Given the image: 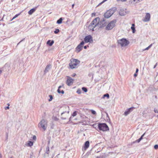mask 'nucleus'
Wrapping results in <instances>:
<instances>
[{"mask_svg": "<svg viewBox=\"0 0 158 158\" xmlns=\"http://www.w3.org/2000/svg\"><path fill=\"white\" fill-rule=\"evenodd\" d=\"M141 140L139 138L137 140H136L135 141L133 142V143H135V142L139 143L140 142Z\"/></svg>", "mask_w": 158, "mask_h": 158, "instance_id": "nucleus-29", "label": "nucleus"}, {"mask_svg": "<svg viewBox=\"0 0 158 158\" xmlns=\"http://www.w3.org/2000/svg\"><path fill=\"white\" fill-rule=\"evenodd\" d=\"M74 81V79H72L70 77L68 76L66 82V84L68 86H70L73 84Z\"/></svg>", "mask_w": 158, "mask_h": 158, "instance_id": "nucleus-9", "label": "nucleus"}, {"mask_svg": "<svg viewBox=\"0 0 158 158\" xmlns=\"http://www.w3.org/2000/svg\"><path fill=\"white\" fill-rule=\"evenodd\" d=\"M151 16L149 13H146L143 21L144 22H148L149 21L150 19Z\"/></svg>", "mask_w": 158, "mask_h": 158, "instance_id": "nucleus-11", "label": "nucleus"}, {"mask_svg": "<svg viewBox=\"0 0 158 158\" xmlns=\"http://www.w3.org/2000/svg\"><path fill=\"white\" fill-rule=\"evenodd\" d=\"M54 43V41L53 40L51 41L50 40H48L47 43V44L49 45L50 46H51Z\"/></svg>", "mask_w": 158, "mask_h": 158, "instance_id": "nucleus-16", "label": "nucleus"}, {"mask_svg": "<svg viewBox=\"0 0 158 158\" xmlns=\"http://www.w3.org/2000/svg\"><path fill=\"white\" fill-rule=\"evenodd\" d=\"M62 19L61 18L57 21V23L58 24H60L62 23Z\"/></svg>", "mask_w": 158, "mask_h": 158, "instance_id": "nucleus-20", "label": "nucleus"}, {"mask_svg": "<svg viewBox=\"0 0 158 158\" xmlns=\"http://www.w3.org/2000/svg\"><path fill=\"white\" fill-rule=\"evenodd\" d=\"M33 143L31 141H28V142L26 144V145L28 147H31L33 145Z\"/></svg>", "mask_w": 158, "mask_h": 158, "instance_id": "nucleus-14", "label": "nucleus"}, {"mask_svg": "<svg viewBox=\"0 0 158 158\" xmlns=\"http://www.w3.org/2000/svg\"><path fill=\"white\" fill-rule=\"evenodd\" d=\"M21 14V13H19L18 14H16V15H15L13 18L12 19H11V21H12V20H13L14 19H15V18H16V17H17L18 16H19Z\"/></svg>", "mask_w": 158, "mask_h": 158, "instance_id": "nucleus-21", "label": "nucleus"}, {"mask_svg": "<svg viewBox=\"0 0 158 158\" xmlns=\"http://www.w3.org/2000/svg\"><path fill=\"white\" fill-rule=\"evenodd\" d=\"M113 12L112 10H107L104 14L105 18H108L110 17L113 14Z\"/></svg>", "mask_w": 158, "mask_h": 158, "instance_id": "nucleus-10", "label": "nucleus"}, {"mask_svg": "<svg viewBox=\"0 0 158 158\" xmlns=\"http://www.w3.org/2000/svg\"><path fill=\"white\" fill-rule=\"evenodd\" d=\"M61 87V86H60L59 87V88L57 90V91L58 93L59 94L61 93L62 94H63L64 93V91L63 90H62L61 91H60V88Z\"/></svg>", "mask_w": 158, "mask_h": 158, "instance_id": "nucleus-19", "label": "nucleus"}, {"mask_svg": "<svg viewBox=\"0 0 158 158\" xmlns=\"http://www.w3.org/2000/svg\"><path fill=\"white\" fill-rule=\"evenodd\" d=\"M74 6V4H73L72 5V8H73Z\"/></svg>", "mask_w": 158, "mask_h": 158, "instance_id": "nucleus-47", "label": "nucleus"}, {"mask_svg": "<svg viewBox=\"0 0 158 158\" xmlns=\"http://www.w3.org/2000/svg\"><path fill=\"white\" fill-rule=\"evenodd\" d=\"M155 98H157V97H156V96H155Z\"/></svg>", "mask_w": 158, "mask_h": 158, "instance_id": "nucleus-53", "label": "nucleus"}, {"mask_svg": "<svg viewBox=\"0 0 158 158\" xmlns=\"http://www.w3.org/2000/svg\"><path fill=\"white\" fill-rule=\"evenodd\" d=\"M76 75V73H73V74L71 76L72 77H75V76Z\"/></svg>", "mask_w": 158, "mask_h": 158, "instance_id": "nucleus-39", "label": "nucleus"}, {"mask_svg": "<svg viewBox=\"0 0 158 158\" xmlns=\"http://www.w3.org/2000/svg\"><path fill=\"white\" fill-rule=\"evenodd\" d=\"M144 134H143L139 138L141 140L143 139V137L144 136Z\"/></svg>", "mask_w": 158, "mask_h": 158, "instance_id": "nucleus-36", "label": "nucleus"}, {"mask_svg": "<svg viewBox=\"0 0 158 158\" xmlns=\"http://www.w3.org/2000/svg\"><path fill=\"white\" fill-rule=\"evenodd\" d=\"M117 1H121L122 2H126L127 0H117Z\"/></svg>", "mask_w": 158, "mask_h": 158, "instance_id": "nucleus-37", "label": "nucleus"}, {"mask_svg": "<svg viewBox=\"0 0 158 158\" xmlns=\"http://www.w3.org/2000/svg\"><path fill=\"white\" fill-rule=\"evenodd\" d=\"M95 27H93V26H91V27H89H89H88V28L90 30H92V31H94V29Z\"/></svg>", "mask_w": 158, "mask_h": 158, "instance_id": "nucleus-26", "label": "nucleus"}, {"mask_svg": "<svg viewBox=\"0 0 158 158\" xmlns=\"http://www.w3.org/2000/svg\"><path fill=\"white\" fill-rule=\"evenodd\" d=\"M2 72V70L0 69V74H1Z\"/></svg>", "mask_w": 158, "mask_h": 158, "instance_id": "nucleus-48", "label": "nucleus"}, {"mask_svg": "<svg viewBox=\"0 0 158 158\" xmlns=\"http://www.w3.org/2000/svg\"><path fill=\"white\" fill-rule=\"evenodd\" d=\"M150 48H148V46L146 48H145L143 50V51H144V50H148Z\"/></svg>", "mask_w": 158, "mask_h": 158, "instance_id": "nucleus-40", "label": "nucleus"}, {"mask_svg": "<svg viewBox=\"0 0 158 158\" xmlns=\"http://www.w3.org/2000/svg\"><path fill=\"white\" fill-rule=\"evenodd\" d=\"M82 90L85 92H86L87 91V89L86 88L83 87L82 88Z\"/></svg>", "mask_w": 158, "mask_h": 158, "instance_id": "nucleus-23", "label": "nucleus"}, {"mask_svg": "<svg viewBox=\"0 0 158 158\" xmlns=\"http://www.w3.org/2000/svg\"><path fill=\"white\" fill-rule=\"evenodd\" d=\"M157 65V63H156V64L154 65L153 68H155L156 67V66Z\"/></svg>", "mask_w": 158, "mask_h": 158, "instance_id": "nucleus-43", "label": "nucleus"}, {"mask_svg": "<svg viewBox=\"0 0 158 158\" xmlns=\"http://www.w3.org/2000/svg\"><path fill=\"white\" fill-rule=\"evenodd\" d=\"M77 114V111H74L73 113V114H72V116H73V117H74Z\"/></svg>", "mask_w": 158, "mask_h": 158, "instance_id": "nucleus-28", "label": "nucleus"}, {"mask_svg": "<svg viewBox=\"0 0 158 158\" xmlns=\"http://www.w3.org/2000/svg\"><path fill=\"white\" fill-rule=\"evenodd\" d=\"M120 14L121 15V12H120Z\"/></svg>", "mask_w": 158, "mask_h": 158, "instance_id": "nucleus-54", "label": "nucleus"}, {"mask_svg": "<svg viewBox=\"0 0 158 158\" xmlns=\"http://www.w3.org/2000/svg\"><path fill=\"white\" fill-rule=\"evenodd\" d=\"M136 73H135L134 74V76L135 77H136L137 76V74Z\"/></svg>", "mask_w": 158, "mask_h": 158, "instance_id": "nucleus-44", "label": "nucleus"}, {"mask_svg": "<svg viewBox=\"0 0 158 158\" xmlns=\"http://www.w3.org/2000/svg\"><path fill=\"white\" fill-rule=\"evenodd\" d=\"M84 40L85 43H91L93 41L92 37L90 35L86 36L84 39Z\"/></svg>", "mask_w": 158, "mask_h": 158, "instance_id": "nucleus-8", "label": "nucleus"}, {"mask_svg": "<svg viewBox=\"0 0 158 158\" xmlns=\"http://www.w3.org/2000/svg\"><path fill=\"white\" fill-rule=\"evenodd\" d=\"M154 148L155 149H157L158 148V145L156 144L155 145Z\"/></svg>", "mask_w": 158, "mask_h": 158, "instance_id": "nucleus-31", "label": "nucleus"}, {"mask_svg": "<svg viewBox=\"0 0 158 158\" xmlns=\"http://www.w3.org/2000/svg\"><path fill=\"white\" fill-rule=\"evenodd\" d=\"M118 42L121 47L127 46L129 43V41L123 38L118 40Z\"/></svg>", "mask_w": 158, "mask_h": 158, "instance_id": "nucleus-3", "label": "nucleus"}, {"mask_svg": "<svg viewBox=\"0 0 158 158\" xmlns=\"http://www.w3.org/2000/svg\"><path fill=\"white\" fill-rule=\"evenodd\" d=\"M60 31L58 29H56L54 31V33L55 34H57Z\"/></svg>", "mask_w": 158, "mask_h": 158, "instance_id": "nucleus-24", "label": "nucleus"}, {"mask_svg": "<svg viewBox=\"0 0 158 158\" xmlns=\"http://www.w3.org/2000/svg\"><path fill=\"white\" fill-rule=\"evenodd\" d=\"M96 14L95 13H93L91 14V16L92 17L94 16H95Z\"/></svg>", "mask_w": 158, "mask_h": 158, "instance_id": "nucleus-35", "label": "nucleus"}, {"mask_svg": "<svg viewBox=\"0 0 158 158\" xmlns=\"http://www.w3.org/2000/svg\"><path fill=\"white\" fill-rule=\"evenodd\" d=\"M99 129L103 131H106L109 130V127L105 123H99L98 125Z\"/></svg>", "mask_w": 158, "mask_h": 158, "instance_id": "nucleus-4", "label": "nucleus"}, {"mask_svg": "<svg viewBox=\"0 0 158 158\" xmlns=\"http://www.w3.org/2000/svg\"><path fill=\"white\" fill-rule=\"evenodd\" d=\"M107 0H104L101 3H100L99 4L100 5H101V4H102V3H104V2H105V1H106Z\"/></svg>", "mask_w": 158, "mask_h": 158, "instance_id": "nucleus-38", "label": "nucleus"}, {"mask_svg": "<svg viewBox=\"0 0 158 158\" xmlns=\"http://www.w3.org/2000/svg\"><path fill=\"white\" fill-rule=\"evenodd\" d=\"M92 114H96V112L94 110H90Z\"/></svg>", "mask_w": 158, "mask_h": 158, "instance_id": "nucleus-25", "label": "nucleus"}, {"mask_svg": "<svg viewBox=\"0 0 158 158\" xmlns=\"http://www.w3.org/2000/svg\"><path fill=\"white\" fill-rule=\"evenodd\" d=\"M9 109V106H7V107H6L5 108V109L6 110V109Z\"/></svg>", "mask_w": 158, "mask_h": 158, "instance_id": "nucleus-42", "label": "nucleus"}, {"mask_svg": "<svg viewBox=\"0 0 158 158\" xmlns=\"http://www.w3.org/2000/svg\"><path fill=\"white\" fill-rule=\"evenodd\" d=\"M130 108L128 109V110L125 112H124V115L125 116H127V115H128L130 112V110H132V109L133 108Z\"/></svg>", "mask_w": 158, "mask_h": 158, "instance_id": "nucleus-15", "label": "nucleus"}, {"mask_svg": "<svg viewBox=\"0 0 158 158\" xmlns=\"http://www.w3.org/2000/svg\"><path fill=\"white\" fill-rule=\"evenodd\" d=\"M37 7H35L30 10L28 12V14L30 15H31L33 13H34L36 10Z\"/></svg>", "mask_w": 158, "mask_h": 158, "instance_id": "nucleus-12", "label": "nucleus"}, {"mask_svg": "<svg viewBox=\"0 0 158 158\" xmlns=\"http://www.w3.org/2000/svg\"><path fill=\"white\" fill-rule=\"evenodd\" d=\"M99 21L100 19L99 17H97L89 25V27L91 26L95 27L99 23Z\"/></svg>", "mask_w": 158, "mask_h": 158, "instance_id": "nucleus-5", "label": "nucleus"}, {"mask_svg": "<svg viewBox=\"0 0 158 158\" xmlns=\"http://www.w3.org/2000/svg\"><path fill=\"white\" fill-rule=\"evenodd\" d=\"M136 1V0H133L134 2H135Z\"/></svg>", "mask_w": 158, "mask_h": 158, "instance_id": "nucleus-52", "label": "nucleus"}, {"mask_svg": "<svg viewBox=\"0 0 158 158\" xmlns=\"http://www.w3.org/2000/svg\"><path fill=\"white\" fill-rule=\"evenodd\" d=\"M154 111L155 113H158V110L157 109L155 108L154 110Z\"/></svg>", "mask_w": 158, "mask_h": 158, "instance_id": "nucleus-32", "label": "nucleus"}, {"mask_svg": "<svg viewBox=\"0 0 158 158\" xmlns=\"http://www.w3.org/2000/svg\"><path fill=\"white\" fill-rule=\"evenodd\" d=\"M84 49H86L87 48V46H84Z\"/></svg>", "mask_w": 158, "mask_h": 158, "instance_id": "nucleus-46", "label": "nucleus"}, {"mask_svg": "<svg viewBox=\"0 0 158 158\" xmlns=\"http://www.w3.org/2000/svg\"><path fill=\"white\" fill-rule=\"evenodd\" d=\"M104 97H107V98H108L109 97V95L108 94H104L103 95V96Z\"/></svg>", "mask_w": 158, "mask_h": 158, "instance_id": "nucleus-27", "label": "nucleus"}, {"mask_svg": "<svg viewBox=\"0 0 158 158\" xmlns=\"http://www.w3.org/2000/svg\"><path fill=\"white\" fill-rule=\"evenodd\" d=\"M80 63V61L77 59L72 58L70 60V62L69 65L70 68L74 69L77 68Z\"/></svg>", "mask_w": 158, "mask_h": 158, "instance_id": "nucleus-1", "label": "nucleus"}, {"mask_svg": "<svg viewBox=\"0 0 158 158\" xmlns=\"http://www.w3.org/2000/svg\"><path fill=\"white\" fill-rule=\"evenodd\" d=\"M152 45H153V44H150L148 46V48H150L152 46Z\"/></svg>", "mask_w": 158, "mask_h": 158, "instance_id": "nucleus-41", "label": "nucleus"}, {"mask_svg": "<svg viewBox=\"0 0 158 158\" xmlns=\"http://www.w3.org/2000/svg\"><path fill=\"white\" fill-rule=\"evenodd\" d=\"M8 106H9V105H10L9 104H8Z\"/></svg>", "mask_w": 158, "mask_h": 158, "instance_id": "nucleus-51", "label": "nucleus"}, {"mask_svg": "<svg viewBox=\"0 0 158 158\" xmlns=\"http://www.w3.org/2000/svg\"><path fill=\"white\" fill-rule=\"evenodd\" d=\"M85 42L83 41H82L76 48V51L77 52H79L82 50V49L83 46L84 45Z\"/></svg>", "mask_w": 158, "mask_h": 158, "instance_id": "nucleus-7", "label": "nucleus"}, {"mask_svg": "<svg viewBox=\"0 0 158 158\" xmlns=\"http://www.w3.org/2000/svg\"><path fill=\"white\" fill-rule=\"evenodd\" d=\"M139 1H142V0H137Z\"/></svg>", "mask_w": 158, "mask_h": 158, "instance_id": "nucleus-50", "label": "nucleus"}, {"mask_svg": "<svg viewBox=\"0 0 158 158\" xmlns=\"http://www.w3.org/2000/svg\"><path fill=\"white\" fill-rule=\"evenodd\" d=\"M89 141H86L84 144V148L85 150L87 149L89 147Z\"/></svg>", "mask_w": 158, "mask_h": 158, "instance_id": "nucleus-13", "label": "nucleus"}, {"mask_svg": "<svg viewBox=\"0 0 158 158\" xmlns=\"http://www.w3.org/2000/svg\"><path fill=\"white\" fill-rule=\"evenodd\" d=\"M138 71H139L138 69H137L136 70V73H137L138 72Z\"/></svg>", "mask_w": 158, "mask_h": 158, "instance_id": "nucleus-45", "label": "nucleus"}, {"mask_svg": "<svg viewBox=\"0 0 158 158\" xmlns=\"http://www.w3.org/2000/svg\"><path fill=\"white\" fill-rule=\"evenodd\" d=\"M49 97L50 98V99H49V101H50L52 100V95H49Z\"/></svg>", "mask_w": 158, "mask_h": 158, "instance_id": "nucleus-33", "label": "nucleus"}, {"mask_svg": "<svg viewBox=\"0 0 158 158\" xmlns=\"http://www.w3.org/2000/svg\"><path fill=\"white\" fill-rule=\"evenodd\" d=\"M33 139L35 140L36 139V137L35 135H34L33 137Z\"/></svg>", "mask_w": 158, "mask_h": 158, "instance_id": "nucleus-34", "label": "nucleus"}, {"mask_svg": "<svg viewBox=\"0 0 158 158\" xmlns=\"http://www.w3.org/2000/svg\"><path fill=\"white\" fill-rule=\"evenodd\" d=\"M46 152L47 154H49V149L48 146L46 148Z\"/></svg>", "mask_w": 158, "mask_h": 158, "instance_id": "nucleus-22", "label": "nucleus"}, {"mask_svg": "<svg viewBox=\"0 0 158 158\" xmlns=\"http://www.w3.org/2000/svg\"><path fill=\"white\" fill-rule=\"evenodd\" d=\"M77 92L78 94H81V90L80 89H78Z\"/></svg>", "mask_w": 158, "mask_h": 158, "instance_id": "nucleus-30", "label": "nucleus"}, {"mask_svg": "<svg viewBox=\"0 0 158 158\" xmlns=\"http://www.w3.org/2000/svg\"><path fill=\"white\" fill-rule=\"evenodd\" d=\"M2 157V156L0 154V158H1Z\"/></svg>", "mask_w": 158, "mask_h": 158, "instance_id": "nucleus-49", "label": "nucleus"}, {"mask_svg": "<svg viewBox=\"0 0 158 158\" xmlns=\"http://www.w3.org/2000/svg\"><path fill=\"white\" fill-rule=\"evenodd\" d=\"M50 66H51V65H48L47 66L45 69V70H44V72L45 73H46L48 71L49 68L50 67Z\"/></svg>", "mask_w": 158, "mask_h": 158, "instance_id": "nucleus-18", "label": "nucleus"}, {"mask_svg": "<svg viewBox=\"0 0 158 158\" xmlns=\"http://www.w3.org/2000/svg\"><path fill=\"white\" fill-rule=\"evenodd\" d=\"M135 25L134 24H132V26L131 27V28L132 30V32L133 33H134L135 32Z\"/></svg>", "mask_w": 158, "mask_h": 158, "instance_id": "nucleus-17", "label": "nucleus"}, {"mask_svg": "<svg viewBox=\"0 0 158 158\" xmlns=\"http://www.w3.org/2000/svg\"><path fill=\"white\" fill-rule=\"evenodd\" d=\"M116 22V20H114L111 21L106 27V29L110 30L112 29L114 27Z\"/></svg>", "mask_w": 158, "mask_h": 158, "instance_id": "nucleus-6", "label": "nucleus"}, {"mask_svg": "<svg viewBox=\"0 0 158 158\" xmlns=\"http://www.w3.org/2000/svg\"><path fill=\"white\" fill-rule=\"evenodd\" d=\"M10 158H12L11 157Z\"/></svg>", "mask_w": 158, "mask_h": 158, "instance_id": "nucleus-55", "label": "nucleus"}, {"mask_svg": "<svg viewBox=\"0 0 158 158\" xmlns=\"http://www.w3.org/2000/svg\"><path fill=\"white\" fill-rule=\"evenodd\" d=\"M47 121L44 119H42L38 125V127L42 129L45 131L47 128Z\"/></svg>", "mask_w": 158, "mask_h": 158, "instance_id": "nucleus-2", "label": "nucleus"}]
</instances>
